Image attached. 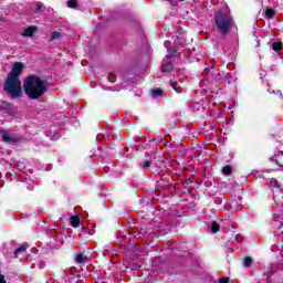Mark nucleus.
Here are the masks:
<instances>
[{
  "mask_svg": "<svg viewBox=\"0 0 283 283\" xmlns=\"http://www.w3.org/2000/svg\"><path fill=\"white\" fill-rule=\"evenodd\" d=\"M23 90L32 101H39L48 92V82L38 75H29L23 82Z\"/></svg>",
  "mask_w": 283,
  "mask_h": 283,
  "instance_id": "f257e3e1",
  "label": "nucleus"
},
{
  "mask_svg": "<svg viewBox=\"0 0 283 283\" xmlns=\"http://www.w3.org/2000/svg\"><path fill=\"white\" fill-rule=\"evenodd\" d=\"M214 23L219 33L222 36H227L231 28H233V18L224 11H219L214 15Z\"/></svg>",
  "mask_w": 283,
  "mask_h": 283,
  "instance_id": "f03ea898",
  "label": "nucleus"
},
{
  "mask_svg": "<svg viewBox=\"0 0 283 283\" xmlns=\"http://www.w3.org/2000/svg\"><path fill=\"white\" fill-rule=\"evenodd\" d=\"M3 90L4 92H7L9 98H21V96H23L21 80H19L18 77H12L11 75H8L4 81Z\"/></svg>",
  "mask_w": 283,
  "mask_h": 283,
  "instance_id": "7ed1b4c3",
  "label": "nucleus"
},
{
  "mask_svg": "<svg viewBox=\"0 0 283 283\" xmlns=\"http://www.w3.org/2000/svg\"><path fill=\"white\" fill-rule=\"evenodd\" d=\"M270 189H272L273 191L274 202L276 205V208L279 209L276 210L275 214L283 220V205L280 203L283 198V187L281 184L277 182V179L272 178L270 181Z\"/></svg>",
  "mask_w": 283,
  "mask_h": 283,
  "instance_id": "20e7f679",
  "label": "nucleus"
},
{
  "mask_svg": "<svg viewBox=\"0 0 283 283\" xmlns=\"http://www.w3.org/2000/svg\"><path fill=\"white\" fill-rule=\"evenodd\" d=\"M23 70H25V65L22 62H15L13 63L12 70L8 74V76H12L13 78H19L23 73Z\"/></svg>",
  "mask_w": 283,
  "mask_h": 283,
  "instance_id": "39448f33",
  "label": "nucleus"
},
{
  "mask_svg": "<svg viewBox=\"0 0 283 283\" xmlns=\"http://www.w3.org/2000/svg\"><path fill=\"white\" fill-rule=\"evenodd\" d=\"M1 136H2V140L4 143H9L10 145H12L17 142V137L9 135L8 132H6V130H2Z\"/></svg>",
  "mask_w": 283,
  "mask_h": 283,
  "instance_id": "423d86ee",
  "label": "nucleus"
},
{
  "mask_svg": "<svg viewBox=\"0 0 283 283\" xmlns=\"http://www.w3.org/2000/svg\"><path fill=\"white\" fill-rule=\"evenodd\" d=\"M34 32H36V27H29L24 29L22 35L23 36H33Z\"/></svg>",
  "mask_w": 283,
  "mask_h": 283,
  "instance_id": "0eeeda50",
  "label": "nucleus"
},
{
  "mask_svg": "<svg viewBox=\"0 0 283 283\" xmlns=\"http://www.w3.org/2000/svg\"><path fill=\"white\" fill-rule=\"evenodd\" d=\"M151 165H154V158H151V157L146 158L143 163V167L145 170L149 169V167H151Z\"/></svg>",
  "mask_w": 283,
  "mask_h": 283,
  "instance_id": "6e6552de",
  "label": "nucleus"
},
{
  "mask_svg": "<svg viewBox=\"0 0 283 283\" xmlns=\"http://www.w3.org/2000/svg\"><path fill=\"white\" fill-rule=\"evenodd\" d=\"M25 249H28V244H22L20 248H18L14 251V258H19V255H21V253H24Z\"/></svg>",
  "mask_w": 283,
  "mask_h": 283,
  "instance_id": "1a4fd4ad",
  "label": "nucleus"
},
{
  "mask_svg": "<svg viewBox=\"0 0 283 283\" xmlns=\"http://www.w3.org/2000/svg\"><path fill=\"white\" fill-rule=\"evenodd\" d=\"M78 224H81V219L76 216L72 217L71 218V226L76 229V227H78Z\"/></svg>",
  "mask_w": 283,
  "mask_h": 283,
  "instance_id": "9d476101",
  "label": "nucleus"
},
{
  "mask_svg": "<svg viewBox=\"0 0 283 283\" xmlns=\"http://www.w3.org/2000/svg\"><path fill=\"white\" fill-rule=\"evenodd\" d=\"M85 260H87V256L83 255V254H77L75 256V262H77V264H83L85 263Z\"/></svg>",
  "mask_w": 283,
  "mask_h": 283,
  "instance_id": "9b49d317",
  "label": "nucleus"
},
{
  "mask_svg": "<svg viewBox=\"0 0 283 283\" xmlns=\"http://www.w3.org/2000/svg\"><path fill=\"white\" fill-rule=\"evenodd\" d=\"M172 88L175 90V92H177V94H181L182 92V86L178 83V82H174L171 84Z\"/></svg>",
  "mask_w": 283,
  "mask_h": 283,
  "instance_id": "f8f14e48",
  "label": "nucleus"
},
{
  "mask_svg": "<svg viewBox=\"0 0 283 283\" xmlns=\"http://www.w3.org/2000/svg\"><path fill=\"white\" fill-rule=\"evenodd\" d=\"M43 11V4L40 2L34 3L33 12L39 13Z\"/></svg>",
  "mask_w": 283,
  "mask_h": 283,
  "instance_id": "ddd939ff",
  "label": "nucleus"
},
{
  "mask_svg": "<svg viewBox=\"0 0 283 283\" xmlns=\"http://www.w3.org/2000/svg\"><path fill=\"white\" fill-rule=\"evenodd\" d=\"M222 172L226 175V176H231V174H233V169L231 168V166H224L222 168Z\"/></svg>",
  "mask_w": 283,
  "mask_h": 283,
  "instance_id": "4468645a",
  "label": "nucleus"
},
{
  "mask_svg": "<svg viewBox=\"0 0 283 283\" xmlns=\"http://www.w3.org/2000/svg\"><path fill=\"white\" fill-rule=\"evenodd\" d=\"M151 94H153L154 98H158L159 96H163V90H160V88L153 90Z\"/></svg>",
  "mask_w": 283,
  "mask_h": 283,
  "instance_id": "2eb2a0df",
  "label": "nucleus"
},
{
  "mask_svg": "<svg viewBox=\"0 0 283 283\" xmlns=\"http://www.w3.org/2000/svg\"><path fill=\"white\" fill-rule=\"evenodd\" d=\"M272 50H274V52H280V50H282V43L280 42H274L272 44Z\"/></svg>",
  "mask_w": 283,
  "mask_h": 283,
  "instance_id": "dca6fc26",
  "label": "nucleus"
},
{
  "mask_svg": "<svg viewBox=\"0 0 283 283\" xmlns=\"http://www.w3.org/2000/svg\"><path fill=\"white\" fill-rule=\"evenodd\" d=\"M211 231H212V233H218V231H220V226L217 222H212Z\"/></svg>",
  "mask_w": 283,
  "mask_h": 283,
  "instance_id": "f3484780",
  "label": "nucleus"
},
{
  "mask_svg": "<svg viewBox=\"0 0 283 283\" xmlns=\"http://www.w3.org/2000/svg\"><path fill=\"white\" fill-rule=\"evenodd\" d=\"M163 70H164V72H171V70H174V64L168 63V64L163 66Z\"/></svg>",
  "mask_w": 283,
  "mask_h": 283,
  "instance_id": "a211bd4d",
  "label": "nucleus"
},
{
  "mask_svg": "<svg viewBox=\"0 0 283 283\" xmlns=\"http://www.w3.org/2000/svg\"><path fill=\"white\" fill-rule=\"evenodd\" d=\"M273 14H275V11H273L272 9H268L265 11V17H268V19H273Z\"/></svg>",
  "mask_w": 283,
  "mask_h": 283,
  "instance_id": "6ab92c4d",
  "label": "nucleus"
},
{
  "mask_svg": "<svg viewBox=\"0 0 283 283\" xmlns=\"http://www.w3.org/2000/svg\"><path fill=\"white\" fill-rule=\"evenodd\" d=\"M55 39H61V33L59 32H53L52 36H51V41H55Z\"/></svg>",
  "mask_w": 283,
  "mask_h": 283,
  "instance_id": "aec40b11",
  "label": "nucleus"
},
{
  "mask_svg": "<svg viewBox=\"0 0 283 283\" xmlns=\"http://www.w3.org/2000/svg\"><path fill=\"white\" fill-rule=\"evenodd\" d=\"M252 262H253V260H251V258H245L243 264H244V266H251Z\"/></svg>",
  "mask_w": 283,
  "mask_h": 283,
  "instance_id": "412c9836",
  "label": "nucleus"
},
{
  "mask_svg": "<svg viewBox=\"0 0 283 283\" xmlns=\"http://www.w3.org/2000/svg\"><path fill=\"white\" fill-rule=\"evenodd\" d=\"M67 6L69 8H76V0H69Z\"/></svg>",
  "mask_w": 283,
  "mask_h": 283,
  "instance_id": "4be33fe9",
  "label": "nucleus"
},
{
  "mask_svg": "<svg viewBox=\"0 0 283 283\" xmlns=\"http://www.w3.org/2000/svg\"><path fill=\"white\" fill-rule=\"evenodd\" d=\"M107 78L109 83H116V76L114 74H109Z\"/></svg>",
  "mask_w": 283,
  "mask_h": 283,
  "instance_id": "5701e85b",
  "label": "nucleus"
},
{
  "mask_svg": "<svg viewBox=\"0 0 283 283\" xmlns=\"http://www.w3.org/2000/svg\"><path fill=\"white\" fill-rule=\"evenodd\" d=\"M229 282H231V279L229 277H223L219 280V283H229Z\"/></svg>",
  "mask_w": 283,
  "mask_h": 283,
  "instance_id": "b1692460",
  "label": "nucleus"
},
{
  "mask_svg": "<svg viewBox=\"0 0 283 283\" xmlns=\"http://www.w3.org/2000/svg\"><path fill=\"white\" fill-rule=\"evenodd\" d=\"M0 283H6V275L0 272Z\"/></svg>",
  "mask_w": 283,
  "mask_h": 283,
  "instance_id": "393cba45",
  "label": "nucleus"
},
{
  "mask_svg": "<svg viewBox=\"0 0 283 283\" xmlns=\"http://www.w3.org/2000/svg\"><path fill=\"white\" fill-rule=\"evenodd\" d=\"M276 94H279V96H282V92L277 91Z\"/></svg>",
  "mask_w": 283,
  "mask_h": 283,
  "instance_id": "a878e982",
  "label": "nucleus"
},
{
  "mask_svg": "<svg viewBox=\"0 0 283 283\" xmlns=\"http://www.w3.org/2000/svg\"><path fill=\"white\" fill-rule=\"evenodd\" d=\"M168 44H169V42H168V41H166V42H165V46L167 48V45H168Z\"/></svg>",
  "mask_w": 283,
  "mask_h": 283,
  "instance_id": "bb28decb",
  "label": "nucleus"
},
{
  "mask_svg": "<svg viewBox=\"0 0 283 283\" xmlns=\"http://www.w3.org/2000/svg\"><path fill=\"white\" fill-rule=\"evenodd\" d=\"M56 138H59V135H56L55 137H53V139H56Z\"/></svg>",
  "mask_w": 283,
  "mask_h": 283,
  "instance_id": "cd10ccee",
  "label": "nucleus"
},
{
  "mask_svg": "<svg viewBox=\"0 0 283 283\" xmlns=\"http://www.w3.org/2000/svg\"><path fill=\"white\" fill-rule=\"evenodd\" d=\"M271 160H275V157H271Z\"/></svg>",
  "mask_w": 283,
  "mask_h": 283,
  "instance_id": "c85d7f7f",
  "label": "nucleus"
}]
</instances>
